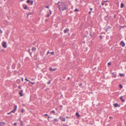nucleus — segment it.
<instances>
[{
    "mask_svg": "<svg viewBox=\"0 0 126 126\" xmlns=\"http://www.w3.org/2000/svg\"><path fill=\"white\" fill-rule=\"evenodd\" d=\"M62 10L63 11L64 10H67L68 9V5L66 4L65 3H64L63 5H62Z\"/></svg>",
    "mask_w": 126,
    "mask_h": 126,
    "instance_id": "obj_1",
    "label": "nucleus"
},
{
    "mask_svg": "<svg viewBox=\"0 0 126 126\" xmlns=\"http://www.w3.org/2000/svg\"><path fill=\"white\" fill-rule=\"evenodd\" d=\"M7 43L6 42H3L2 43V47L4 48H6L7 47L6 45Z\"/></svg>",
    "mask_w": 126,
    "mask_h": 126,
    "instance_id": "obj_2",
    "label": "nucleus"
},
{
    "mask_svg": "<svg viewBox=\"0 0 126 126\" xmlns=\"http://www.w3.org/2000/svg\"><path fill=\"white\" fill-rule=\"evenodd\" d=\"M23 7L24 9L29 10V7H28L27 5L25 4H23Z\"/></svg>",
    "mask_w": 126,
    "mask_h": 126,
    "instance_id": "obj_3",
    "label": "nucleus"
},
{
    "mask_svg": "<svg viewBox=\"0 0 126 126\" xmlns=\"http://www.w3.org/2000/svg\"><path fill=\"white\" fill-rule=\"evenodd\" d=\"M17 108V106L16 105H15L14 107V110H12L10 112L11 113L13 112L15 113V111L16 110Z\"/></svg>",
    "mask_w": 126,
    "mask_h": 126,
    "instance_id": "obj_4",
    "label": "nucleus"
},
{
    "mask_svg": "<svg viewBox=\"0 0 126 126\" xmlns=\"http://www.w3.org/2000/svg\"><path fill=\"white\" fill-rule=\"evenodd\" d=\"M26 2L28 3H31V5H32L33 3V1L32 0H27Z\"/></svg>",
    "mask_w": 126,
    "mask_h": 126,
    "instance_id": "obj_5",
    "label": "nucleus"
},
{
    "mask_svg": "<svg viewBox=\"0 0 126 126\" xmlns=\"http://www.w3.org/2000/svg\"><path fill=\"white\" fill-rule=\"evenodd\" d=\"M59 118L62 121H65V118L63 117L62 116H60Z\"/></svg>",
    "mask_w": 126,
    "mask_h": 126,
    "instance_id": "obj_6",
    "label": "nucleus"
},
{
    "mask_svg": "<svg viewBox=\"0 0 126 126\" xmlns=\"http://www.w3.org/2000/svg\"><path fill=\"white\" fill-rule=\"evenodd\" d=\"M49 70L50 71H54L56 70L57 69V68H55L54 69H52L51 67H50L49 69Z\"/></svg>",
    "mask_w": 126,
    "mask_h": 126,
    "instance_id": "obj_7",
    "label": "nucleus"
},
{
    "mask_svg": "<svg viewBox=\"0 0 126 126\" xmlns=\"http://www.w3.org/2000/svg\"><path fill=\"white\" fill-rule=\"evenodd\" d=\"M114 107H120V105H119L117 103H116L114 104H113Z\"/></svg>",
    "mask_w": 126,
    "mask_h": 126,
    "instance_id": "obj_8",
    "label": "nucleus"
},
{
    "mask_svg": "<svg viewBox=\"0 0 126 126\" xmlns=\"http://www.w3.org/2000/svg\"><path fill=\"white\" fill-rule=\"evenodd\" d=\"M120 44L121 45V46L123 47H124L125 46V44L123 41H121L120 43Z\"/></svg>",
    "mask_w": 126,
    "mask_h": 126,
    "instance_id": "obj_9",
    "label": "nucleus"
},
{
    "mask_svg": "<svg viewBox=\"0 0 126 126\" xmlns=\"http://www.w3.org/2000/svg\"><path fill=\"white\" fill-rule=\"evenodd\" d=\"M69 29L67 28H66L65 30L63 31L64 32V33H65L69 31Z\"/></svg>",
    "mask_w": 126,
    "mask_h": 126,
    "instance_id": "obj_10",
    "label": "nucleus"
},
{
    "mask_svg": "<svg viewBox=\"0 0 126 126\" xmlns=\"http://www.w3.org/2000/svg\"><path fill=\"white\" fill-rule=\"evenodd\" d=\"M112 74L113 76H112V77H114V78H115L116 77V73H115L114 72H113L112 73Z\"/></svg>",
    "mask_w": 126,
    "mask_h": 126,
    "instance_id": "obj_11",
    "label": "nucleus"
},
{
    "mask_svg": "<svg viewBox=\"0 0 126 126\" xmlns=\"http://www.w3.org/2000/svg\"><path fill=\"white\" fill-rule=\"evenodd\" d=\"M23 91V90H21L20 92L19 93V94L21 97L23 95V94H22Z\"/></svg>",
    "mask_w": 126,
    "mask_h": 126,
    "instance_id": "obj_12",
    "label": "nucleus"
},
{
    "mask_svg": "<svg viewBox=\"0 0 126 126\" xmlns=\"http://www.w3.org/2000/svg\"><path fill=\"white\" fill-rule=\"evenodd\" d=\"M5 124L4 122H0V126H2L5 125Z\"/></svg>",
    "mask_w": 126,
    "mask_h": 126,
    "instance_id": "obj_13",
    "label": "nucleus"
},
{
    "mask_svg": "<svg viewBox=\"0 0 126 126\" xmlns=\"http://www.w3.org/2000/svg\"><path fill=\"white\" fill-rule=\"evenodd\" d=\"M123 96H121L120 97V99L121 100V101L123 102H125V99H124L123 98Z\"/></svg>",
    "mask_w": 126,
    "mask_h": 126,
    "instance_id": "obj_14",
    "label": "nucleus"
},
{
    "mask_svg": "<svg viewBox=\"0 0 126 126\" xmlns=\"http://www.w3.org/2000/svg\"><path fill=\"white\" fill-rule=\"evenodd\" d=\"M76 116L78 117H80V115L79 114V113L78 112H76Z\"/></svg>",
    "mask_w": 126,
    "mask_h": 126,
    "instance_id": "obj_15",
    "label": "nucleus"
},
{
    "mask_svg": "<svg viewBox=\"0 0 126 126\" xmlns=\"http://www.w3.org/2000/svg\"><path fill=\"white\" fill-rule=\"evenodd\" d=\"M16 82L18 84H20L21 83L20 80L19 79H17L16 81Z\"/></svg>",
    "mask_w": 126,
    "mask_h": 126,
    "instance_id": "obj_16",
    "label": "nucleus"
},
{
    "mask_svg": "<svg viewBox=\"0 0 126 126\" xmlns=\"http://www.w3.org/2000/svg\"><path fill=\"white\" fill-rule=\"evenodd\" d=\"M36 48L34 47H33L32 48V51L34 52L36 51Z\"/></svg>",
    "mask_w": 126,
    "mask_h": 126,
    "instance_id": "obj_17",
    "label": "nucleus"
},
{
    "mask_svg": "<svg viewBox=\"0 0 126 126\" xmlns=\"http://www.w3.org/2000/svg\"><path fill=\"white\" fill-rule=\"evenodd\" d=\"M105 19L107 21H108L109 20V18L108 17H105Z\"/></svg>",
    "mask_w": 126,
    "mask_h": 126,
    "instance_id": "obj_18",
    "label": "nucleus"
},
{
    "mask_svg": "<svg viewBox=\"0 0 126 126\" xmlns=\"http://www.w3.org/2000/svg\"><path fill=\"white\" fill-rule=\"evenodd\" d=\"M20 126H23L24 125L22 121L20 120Z\"/></svg>",
    "mask_w": 126,
    "mask_h": 126,
    "instance_id": "obj_19",
    "label": "nucleus"
},
{
    "mask_svg": "<svg viewBox=\"0 0 126 126\" xmlns=\"http://www.w3.org/2000/svg\"><path fill=\"white\" fill-rule=\"evenodd\" d=\"M124 6V4L123 3H121V4L120 7L121 8H122Z\"/></svg>",
    "mask_w": 126,
    "mask_h": 126,
    "instance_id": "obj_20",
    "label": "nucleus"
},
{
    "mask_svg": "<svg viewBox=\"0 0 126 126\" xmlns=\"http://www.w3.org/2000/svg\"><path fill=\"white\" fill-rule=\"evenodd\" d=\"M79 86H80V87L82 88L83 87V86H82V83H80L79 84Z\"/></svg>",
    "mask_w": 126,
    "mask_h": 126,
    "instance_id": "obj_21",
    "label": "nucleus"
},
{
    "mask_svg": "<svg viewBox=\"0 0 126 126\" xmlns=\"http://www.w3.org/2000/svg\"><path fill=\"white\" fill-rule=\"evenodd\" d=\"M54 121L55 122H58L59 121L57 119H54L53 121Z\"/></svg>",
    "mask_w": 126,
    "mask_h": 126,
    "instance_id": "obj_22",
    "label": "nucleus"
},
{
    "mask_svg": "<svg viewBox=\"0 0 126 126\" xmlns=\"http://www.w3.org/2000/svg\"><path fill=\"white\" fill-rule=\"evenodd\" d=\"M119 86L121 88H123V86L121 84H119Z\"/></svg>",
    "mask_w": 126,
    "mask_h": 126,
    "instance_id": "obj_23",
    "label": "nucleus"
},
{
    "mask_svg": "<svg viewBox=\"0 0 126 126\" xmlns=\"http://www.w3.org/2000/svg\"><path fill=\"white\" fill-rule=\"evenodd\" d=\"M119 76L121 77H123L124 76V74H123L120 73Z\"/></svg>",
    "mask_w": 126,
    "mask_h": 126,
    "instance_id": "obj_24",
    "label": "nucleus"
},
{
    "mask_svg": "<svg viewBox=\"0 0 126 126\" xmlns=\"http://www.w3.org/2000/svg\"><path fill=\"white\" fill-rule=\"evenodd\" d=\"M25 111V110L23 109H21V112L22 113H23Z\"/></svg>",
    "mask_w": 126,
    "mask_h": 126,
    "instance_id": "obj_25",
    "label": "nucleus"
},
{
    "mask_svg": "<svg viewBox=\"0 0 126 126\" xmlns=\"http://www.w3.org/2000/svg\"><path fill=\"white\" fill-rule=\"evenodd\" d=\"M50 112L54 114L55 113V112L54 110L51 111Z\"/></svg>",
    "mask_w": 126,
    "mask_h": 126,
    "instance_id": "obj_26",
    "label": "nucleus"
},
{
    "mask_svg": "<svg viewBox=\"0 0 126 126\" xmlns=\"http://www.w3.org/2000/svg\"><path fill=\"white\" fill-rule=\"evenodd\" d=\"M51 83V80H49L48 81V82L47 83V84H50Z\"/></svg>",
    "mask_w": 126,
    "mask_h": 126,
    "instance_id": "obj_27",
    "label": "nucleus"
},
{
    "mask_svg": "<svg viewBox=\"0 0 126 126\" xmlns=\"http://www.w3.org/2000/svg\"><path fill=\"white\" fill-rule=\"evenodd\" d=\"M79 11V10L78 9L76 8L75 10L74 11H75L76 12H78V11Z\"/></svg>",
    "mask_w": 126,
    "mask_h": 126,
    "instance_id": "obj_28",
    "label": "nucleus"
},
{
    "mask_svg": "<svg viewBox=\"0 0 126 126\" xmlns=\"http://www.w3.org/2000/svg\"><path fill=\"white\" fill-rule=\"evenodd\" d=\"M111 28V27L110 26H108L107 28V29H108V30H109V29H110Z\"/></svg>",
    "mask_w": 126,
    "mask_h": 126,
    "instance_id": "obj_29",
    "label": "nucleus"
},
{
    "mask_svg": "<svg viewBox=\"0 0 126 126\" xmlns=\"http://www.w3.org/2000/svg\"><path fill=\"white\" fill-rule=\"evenodd\" d=\"M18 67H20L21 66V64H20V63H18Z\"/></svg>",
    "mask_w": 126,
    "mask_h": 126,
    "instance_id": "obj_30",
    "label": "nucleus"
},
{
    "mask_svg": "<svg viewBox=\"0 0 126 126\" xmlns=\"http://www.w3.org/2000/svg\"><path fill=\"white\" fill-rule=\"evenodd\" d=\"M34 12H30L28 14H29V15H32V14L33 13H34Z\"/></svg>",
    "mask_w": 126,
    "mask_h": 126,
    "instance_id": "obj_31",
    "label": "nucleus"
},
{
    "mask_svg": "<svg viewBox=\"0 0 126 126\" xmlns=\"http://www.w3.org/2000/svg\"><path fill=\"white\" fill-rule=\"evenodd\" d=\"M50 53H51L52 55H54V52L53 51L50 52Z\"/></svg>",
    "mask_w": 126,
    "mask_h": 126,
    "instance_id": "obj_32",
    "label": "nucleus"
},
{
    "mask_svg": "<svg viewBox=\"0 0 126 126\" xmlns=\"http://www.w3.org/2000/svg\"><path fill=\"white\" fill-rule=\"evenodd\" d=\"M111 64V63L110 62H109L108 63V65H110Z\"/></svg>",
    "mask_w": 126,
    "mask_h": 126,
    "instance_id": "obj_33",
    "label": "nucleus"
},
{
    "mask_svg": "<svg viewBox=\"0 0 126 126\" xmlns=\"http://www.w3.org/2000/svg\"><path fill=\"white\" fill-rule=\"evenodd\" d=\"M30 82L32 83L33 84H34L35 83V82H32L30 81Z\"/></svg>",
    "mask_w": 126,
    "mask_h": 126,
    "instance_id": "obj_34",
    "label": "nucleus"
},
{
    "mask_svg": "<svg viewBox=\"0 0 126 126\" xmlns=\"http://www.w3.org/2000/svg\"><path fill=\"white\" fill-rule=\"evenodd\" d=\"M25 80L27 81H29L30 82V81L27 78H26L25 79Z\"/></svg>",
    "mask_w": 126,
    "mask_h": 126,
    "instance_id": "obj_35",
    "label": "nucleus"
},
{
    "mask_svg": "<svg viewBox=\"0 0 126 126\" xmlns=\"http://www.w3.org/2000/svg\"><path fill=\"white\" fill-rule=\"evenodd\" d=\"M99 37L100 38V39H102V35H100L99 36Z\"/></svg>",
    "mask_w": 126,
    "mask_h": 126,
    "instance_id": "obj_36",
    "label": "nucleus"
},
{
    "mask_svg": "<svg viewBox=\"0 0 126 126\" xmlns=\"http://www.w3.org/2000/svg\"><path fill=\"white\" fill-rule=\"evenodd\" d=\"M30 49H29V50L28 51H29V52L30 53V54L31 56V54H32V53L30 52Z\"/></svg>",
    "mask_w": 126,
    "mask_h": 126,
    "instance_id": "obj_37",
    "label": "nucleus"
},
{
    "mask_svg": "<svg viewBox=\"0 0 126 126\" xmlns=\"http://www.w3.org/2000/svg\"><path fill=\"white\" fill-rule=\"evenodd\" d=\"M104 30H105V32H107L108 30V29H107H107H105Z\"/></svg>",
    "mask_w": 126,
    "mask_h": 126,
    "instance_id": "obj_38",
    "label": "nucleus"
},
{
    "mask_svg": "<svg viewBox=\"0 0 126 126\" xmlns=\"http://www.w3.org/2000/svg\"><path fill=\"white\" fill-rule=\"evenodd\" d=\"M2 33V30H1L0 28V33Z\"/></svg>",
    "mask_w": 126,
    "mask_h": 126,
    "instance_id": "obj_39",
    "label": "nucleus"
},
{
    "mask_svg": "<svg viewBox=\"0 0 126 126\" xmlns=\"http://www.w3.org/2000/svg\"><path fill=\"white\" fill-rule=\"evenodd\" d=\"M58 6H59V9L60 10H61V7H60V5H58Z\"/></svg>",
    "mask_w": 126,
    "mask_h": 126,
    "instance_id": "obj_40",
    "label": "nucleus"
},
{
    "mask_svg": "<svg viewBox=\"0 0 126 126\" xmlns=\"http://www.w3.org/2000/svg\"><path fill=\"white\" fill-rule=\"evenodd\" d=\"M90 10H91L90 11H91L93 9V8H90Z\"/></svg>",
    "mask_w": 126,
    "mask_h": 126,
    "instance_id": "obj_41",
    "label": "nucleus"
},
{
    "mask_svg": "<svg viewBox=\"0 0 126 126\" xmlns=\"http://www.w3.org/2000/svg\"><path fill=\"white\" fill-rule=\"evenodd\" d=\"M60 3V1H59L57 3H56V4L58 5H59V4Z\"/></svg>",
    "mask_w": 126,
    "mask_h": 126,
    "instance_id": "obj_42",
    "label": "nucleus"
},
{
    "mask_svg": "<svg viewBox=\"0 0 126 126\" xmlns=\"http://www.w3.org/2000/svg\"><path fill=\"white\" fill-rule=\"evenodd\" d=\"M50 53L49 51H48L47 53V55H48V54Z\"/></svg>",
    "mask_w": 126,
    "mask_h": 126,
    "instance_id": "obj_43",
    "label": "nucleus"
},
{
    "mask_svg": "<svg viewBox=\"0 0 126 126\" xmlns=\"http://www.w3.org/2000/svg\"><path fill=\"white\" fill-rule=\"evenodd\" d=\"M45 7L47 8H49V6H45Z\"/></svg>",
    "mask_w": 126,
    "mask_h": 126,
    "instance_id": "obj_44",
    "label": "nucleus"
},
{
    "mask_svg": "<svg viewBox=\"0 0 126 126\" xmlns=\"http://www.w3.org/2000/svg\"><path fill=\"white\" fill-rule=\"evenodd\" d=\"M49 13H50V14L51 15V14L52 13H51V11L49 10Z\"/></svg>",
    "mask_w": 126,
    "mask_h": 126,
    "instance_id": "obj_45",
    "label": "nucleus"
},
{
    "mask_svg": "<svg viewBox=\"0 0 126 126\" xmlns=\"http://www.w3.org/2000/svg\"><path fill=\"white\" fill-rule=\"evenodd\" d=\"M91 11H89V15H91Z\"/></svg>",
    "mask_w": 126,
    "mask_h": 126,
    "instance_id": "obj_46",
    "label": "nucleus"
},
{
    "mask_svg": "<svg viewBox=\"0 0 126 126\" xmlns=\"http://www.w3.org/2000/svg\"><path fill=\"white\" fill-rule=\"evenodd\" d=\"M44 115L46 116H47L48 115L47 114H44Z\"/></svg>",
    "mask_w": 126,
    "mask_h": 126,
    "instance_id": "obj_47",
    "label": "nucleus"
},
{
    "mask_svg": "<svg viewBox=\"0 0 126 126\" xmlns=\"http://www.w3.org/2000/svg\"><path fill=\"white\" fill-rule=\"evenodd\" d=\"M50 16V15H49V14H47V17H49Z\"/></svg>",
    "mask_w": 126,
    "mask_h": 126,
    "instance_id": "obj_48",
    "label": "nucleus"
},
{
    "mask_svg": "<svg viewBox=\"0 0 126 126\" xmlns=\"http://www.w3.org/2000/svg\"><path fill=\"white\" fill-rule=\"evenodd\" d=\"M89 35L91 36V37H92V35L91 34V33Z\"/></svg>",
    "mask_w": 126,
    "mask_h": 126,
    "instance_id": "obj_49",
    "label": "nucleus"
},
{
    "mask_svg": "<svg viewBox=\"0 0 126 126\" xmlns=\"http://www.w3.org/2000/svg\"><path fill=\"white\" fill-rule=\"evenodd\" d=\"M17 125L16 123H14V125L15 126H16Z\"/></svg>",
    "mask_w": 126,
    "mask_h": 126,
    "instance_id": "obj_50",
    "label": "nucleus"
},
{
    "mask_svg": "<svg viewBox=\"0 0 126 126\" xmlns=\"http://www.w3.org/2000/svg\"><path fill=\"white\" fill-rule=\"evenodd\" d=\"M96 69V67H95L93 69V70H95Z\"/></svg>",
    "mask_w": 126,
    "mask_h": 126,
    "instance_id": "obj_51",
    "label": "nucleus"
},
{
    "mask_svg": "<svg viewBox=\"0 0 126 126\" xmlns=\"http://www.w3.org/2000/svg\"><path fill=\"white\" fill-rule=\"evenodd\" d=\"M108 0H107L106 1H104V2H108Z\"/></svg>",
    "mask_w": 126,
    "mask_h": 126,
    "instance_id": "obj_52",
    "label": "nucleus"
},
{
    "mask_svg": "<svg viewBox=\"0 0 126 126\" xmlns=\"http://www.w3.org/2000/svg\"><path fill=\"white\" fill-rule=\"evenodd\" d=\"M47 88H46V89H44V91L46 92L47 91Z\"/></svg>",
    "mask_w": 126,
    "mask_h": 126,
    "instance_id": "obj_53",
    "label": "nucleus"
},
{
    "mask_svg": "<svg viewBox=\"0 0 126 126\" xmlns=\"http://www.w3.org/2000/svg\"><path fill=\"white\" fill-rule=\"evenodd\" d=\"M18 88L19 89H20L21 88V86H19L18 87Z\"/></svg>",
    "mask_w": 126,
    "mask_h": 126,
    "instance_id": "obj_54",
    "label": "nucleus"
},
{
    "mask_svg": "<svg viewBox=\"0 0 126 126\" xmlns=\"http://www.w3.org/2000/svg\"><path fill=\"white\" fill-rule=\"evenodd\" d=\"M4 51V49H2L1 51V52H3Z\"/></svg>",
    "mask_w": 126,
    "mask_h": 126,
    "instance_id": "obj_55",
    "label": "nucleus"
},
{
    "mask_svg": "<svg viewBox=\"0 0 126 126\" xmlns=\"http://www.w3.org/2000/svg\"><path fill=\"white\" fill-rule=\"evenodd\" d=\"M104 2H103V3H102V4H101L102 5H104Z\"/></svg>",
    "mask_w": 126,
    "mask_h": 126,
    "instance_id": "obj_56",
    "label": "nucleus"
},
{
    "mask_svg": "<svg viewBox=\"0 0 126 126\" xmlns=\"http://www.w3.org/2000/svg\"><path fill=\"white\" fill-rule=\"evenodd\" d=\"M34 80V79L33 78H32L31 79V80Z\"/></svg>",
    "mask_w": 126,
    "mask_h": 126,
    "instance_id": "obj_57",
    "label": "nucleus"
},
{
    "mask_svg": "<svg viewBox=\"0 0 126 126\" xmlns=\"http://www.w3.org/2000/svg\"><path fill=\"white\" fill-rule=\"evenodd\" d=\"M22 81L23 82V78H21Z\"/></svg>",
    "mask_w": 126,
    "mask_h": 126,
    "instance_id": "obj_58",
    "label": "nucleus"
},
{
    "mask_svg": "<svg viewBox=\"0 0 126 126\" xmlns=\"http://www.w3.org/2000/svg\"><path fill=\"white\" fill-rule=\"evenodd\" d=\"M11 113V112H9L7 113V114H9Z\"/></svg>",
    "mask_w": 126,
    "mask_h": 126,
    "instance_id": "obj_59",
    "label": "nucleus"
},
{
    "mask_svg": "<svg viewBox=\"0 0 126 126\" xmlns=\"http://www.w3.org/2000/svg\"><path fill=\"white\" fill-rule=\"evenodd\" d=\"M70 79V78L69 77H68V78H67L68 80H69Z\"/></svg>",
    "mask_w": 126,
    "mask_h": 126,
    "instance_id": "obj_60",
    "label": "nucleus"
},
{
    "mask_svg": "<svg viewBox=\"0 0 126 126\" xmlns=\"http://www.w3.org/2000/svg\"><path fill=\"white\" fill-rule=\"evenodd\" d=\"M61 4H62V5L63 4V3H63V2H61Z\"/></svg>",
    "mask_w": 126,
    "mask_h": 126,
    "instance_id": "obj_61",
    "label": "nucleus"
},
{
    "mask_svg": "<svg viewBox=\"0 0 126 126\" xmlns=\"http://www.w3.org/2000/svg\"><path fill=\"white\" fill-rule=\"evenodd\" d=\"M50 118V117L49 116H48V117H47V118H48V119H49V118Z\"/></svg>",
    "mask_w": 126,
    "mask_h": 126,
    "instance_id": "obj_62",
    "label": "nucleus"
},
{
    "mask_svg": "<svg viewBox=\"0 0 126 126\" xmlns=\"http://www.w3.org/2000/svg\"><path fill=\"white\" fill-rule=\"evenodd\" d=\"M29 14H27V17H28V16H29Z\"/></svg>",
    "mask_w": 126,
    "mask_h": 126,
    "instance_id": "obj_63",
    "label": "nucleus"
},
{
    "mask_svg": "<svg viewBox=\"0 0 126 126\" xmlns=\"http://www.w3.org/2000/svg\"><path fill=\"white\" fill-rule=\"evenodd\" d=\"M66 118H69V117L68 116H66Z\"/></svg>",
    "mask_w": 126,
    "mask_h": 126,
    "instance_id": "obj_64",
    "label": "nucleus"
}]
</instances>
